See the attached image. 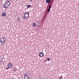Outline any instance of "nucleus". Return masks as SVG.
Returning <instances> with one entry per match:
<instances>
[{
	"label": "nucleus",
	"instance_id": "obj_1",
	"mask_svg": "<svg viewBox=\"0 0 79 79\" xmlns=\"http://www.w3.org/2000/svg\"><path fill=\"white\" fill-rule=\"evenodd\" d=\"M30 76H31L30 72H27L24 74V79H30L31 78Z\"/></svg>",
	"mask_w": 79,
	"mask_h": 79
},
{
	"label": "nucleus",
	"instance_id": "obj_2",
	"mask_svg": "<svg viewBox=\"0 0 79 79\" xmlns=\"http://www.w3.org/2000/svg\"><path fill=\"white\" fill-rule=\"evenodd\" d=\"M5 40H6V39L4 37H2L1 39L0 42L1 43V44L2 45H3L5 44Z\"/></svg>",
	"mask_w": 79,
	"mask_h": 79
},
{
	"label": "nucleus",
	"instance_id": "obj_3",
	"mask_svg": "<svg viewBox=\"0 0 79 79\" xmlns=\"http://www.w3.org/2000/svg\"><path fill=\"white\" fill-rule=\"evenodd\" d=\"M10 2L9 1H7L6 2V3L4 4V8H7V7H8L9 6H10Z\"/></svg>",
	"mask_w": 79,
	"mask_h": 79
},
{
	"label": "nucleus",
	"instance_id": "obj_4",
	"mask_svg": "<svg viewBox=\"0 0 79 79\" xmlns=\"http://www.w3.org/2000/svg\"><path fill=\"white\" fill-rule=\"evenodd\" d=\"M29 12H26V13H25L23 15L24 16L27 17V18H28L29 17Z\"/></svg>",
	"mask_w": 79,
	"mask_h": 79
},
{
	"label": "nucleus",
	"instance_id": "obj_5",
	"mask_svg": "<svg viewBox=\"0 0 79 79\" xmlns=\"http://www.w3.org/2000/svg\"><path fill=\"white\" fill-rule=\"evenodd\" d=\"M43 51L41 52H40L39 54V56H41V57H42L44 56V53H43Z\"/></svg>",
	"mask_w": 79,
	"mask_h": 79
},
{
	"label": "nucleus",
	"instance_id": "obj_6",
	"mask_svg": "<svg viewBox=\"0 0 79 79\" xmlns=\"http://www.w3.org/2000/svg\"><path fill=\"white\" fill-rule=\"evenodd\" d=\"M37 24L36 23H33L32 24V26H33V27H36V26H37Z\"/></svg>",
	"mask_w": 79,
	"mask_h": 79
},
{
	"label": "nucleus",
	"instance_id": "obj_7",
	"mask_svg": "<svg viewBox=\"0 0 79 79\" xmlns=\"http://www.w3.org/2000/svg\"><path fill=\"white\" fill-rule=\"evenodd\" d=\"M7 65L9 68H11V67L12 66V64L10 63H9L7 64Z\"/></svg>",
	"mask_w": 79,
	"mask_h": 79
},
{
	"label": "nucleus",
	"instance_id": "obj_8",
	"mask_svg": "<svg viewBox=\"0 0 79 79\" xmlns=\"http://www.w3.org/2000/svg\"><path fill=\"white\" fill-rule=\"evenodd\" d=\"M6 12H3V13L2 14V16L3 17L5 16H6Z\"/></svg>",
	"mask_w": 79,
	"mask_h": 79
},
{
	"label": "nucleus",
	"instance_id": "obj_9",
	"mask_svg": "<svg viewBox=\"0 0 79 79\" xmlns=\"http://www.w3.org/2000/svg\"><path fill=\"white\" fill-rule=\"evenodd\" d=\"M23 19H27V18H28L26 16H25V15H24V16H23Z\"/></svg>",
	"mask_w": 79,
	"mask_h": 79
},
{
	"label": "nucleus",
	"instance_id": "obj_10",
	"mask_svg": "<svg viewBox=\"0 0 79 79\" xmlns=\"http://www.w3.org/2000/svg\"><path fill=\"white\" fill-rule=\"evenodd\" d=\"M17 21H18V22H19L20 21V18L19 17H18L17 18Z\"/></svg>",
	"mask_w": 79,
	"mask_h": 79
},
{
	"label": "nucleus",
	"instance_id": "obj_11",
	"mask_svg": "<svg viewBox=\"0 0 79 79\" xmlns=\"http://www.w3.org/2000/svg\"><path fill=\"white\" fill-rule=\"evenodd\" d=\"M45 12L47 13V14H48V13L50 12V10H46Z\"/></svg>",
	"mask_w": 79,
	"mask_h": 79
},
{
	"label": "nucleus",
	"instance_id": "obj_12",
	"mask_svg": "<svg viewBox=\"0 0 79 79\" xmlns=\"http://www.w3.org/2000/svg\"><path fill=\"white\" fill-rule=\"evenodd\" d=\"M46 2L47 3H50V1L49 0H46Z\"/></svg>",
	"mask_w": 79,
	"mask_h": 79
},
{
	"label": "nucleus",
	"instance_id": "obj_13",
	"mask_svg": "<svg viewBox=\"0 0 79 79\" xmlns=\"http://www.w3.org/2000/svg\"><path fill=\"white\" fill-rule=\"evenodd\" d=\"M52 7V6H49V8L48 9V10H50V8Z\"/></svg>",
	"mask_w": 79,
	"mask_h": 79
},
{
	"label": "nucleus",
	"instance_id": "obj_14",
	"mask_svg": "<svg viewBox=\"0 0 79 79\" xmlns=\"http://www.w3.org/2000/svg\"><path fill=\"white\" fill-rule=\"evenodd\" d=\"M47 60H48V61H50V59L48 57L47 58Z\"/></svg>",
	"mask_w": 79,
	"mask_h": 79
},
{
	"label": "nucleus",
	"instance_id": "obj_15",
	"mask_svg": "<svg viewBox=\"0 0 79 79\" xmlns=\"http://www.w3.org/2000/svg\"><path fill=\"white\" fill-rule=\"evenodd\" d=\"M31 5H28L27 6L28 8H29V7H30V6H31Z\"/></svg>",
	"mask_w": 79,
	"mask_h": 79
},
{
	"label": "nucleus",
	"instance_id": "obj_16",
	"mask_svg": "<svg viewBox=\"0 0 79 79\" xmlns=\"http://www.w3.org/2000/svg\"><path fill=\"white\" fill-rule=\"evenodd\" d=\"M9 68H10V67H7V68H6V69H9Z\"/></svg>",
	"mask_w": 79,
	"mask_h": 79
},
{
	"label": "nucleus",
	"instance_id": "obj_17",
	"mask_svg": "<svg viewBox=\"0 0 79 79\" xmlns=\"http://www.w3.org/2000/svg\"><path fill=\"white\" fill-rule=\"evenodd\" d=\"M63 79V77H60L59 78V79Z\"/></svg>",
	"mask_w": 79,
	"mask_h": 79
},
{
	"label": "nucleus",
	"instance_id": "obj_18",
	"mask_svg": "<svg viewBox=\"0 0 79 79\" xmlns=\"http://www.w3.org/2000/svg\"><path fill=\"white\" fill-rule=\"evenodd\" d=\"M29 2H32V1L33 0H28Z\"/></svg>",
	"mask_w": 79,
	"mask_h": 79
},
{
	"label": "nucleus",
	"instance_id": "obj_19",
	"mask_svg": "<svg viewBox=\"0 0 79 79\" xmlns=\"http://www.w3.org/2000/svg\"><path fill=\"white\" fill-rule=\"evenodd\" d=\"M46 61H47V60H45L44 61V62H46Z\"/></svg>",
	"mask_w": 79,
	"mask_h": 79
},
{
	"label": "nucleus",
	"instance_id": "obj_20",
	"mask_svg": "<svg viewBox=\"0 0 79 79\" xmlns=\"http://www.w3.org/2000/svg\"><path fill=\"white\" fill-rule=\"evenodd\" d=\"M42 55L40 54V56H42Z\"/></svg>",
	"mask_w": 79,
	"mask_h": 79
},
{
	"label": "nucleus",
	"instance_id": "obj_21",
	"mask_svg": "<svg viewBox=\"0 0 79 79\" xmlns=\"http://www.w3.org/2000/svg\"><path fill=\"white\" fill-rule=\"evenodd\" d=\"M40 79H42V78H40Z\"/></svg>",
	"mask_w": 79,
	"mask_h": 79
},
{
	"label": "nucleus",
	"instance_id": "obj_22",
	"mask_svg": "<svg viewBox=\"0 0 79 79\" xmlns=\"http://www.w3.org/2000/svg\"><path fill=\"white\" fill-rule=\"evenodd\" d=\"M52 0V1H53L54 0Z\"/></svg>",
	"mask_w": 79,
	"mask_h": 79
},
{
	"label": "nucleus",
	"instance_id": "obj_23",
	"mask_svg": "<svg viewBox=\"0 0 79 79\" xmlns=\"http://www.w3.org/2000/svg\"><path fill=\"white\" fill-rule=\"evenodd\" d=\"M3 58V59H4V58Z\"/></svg>",
	"mask_w": 79,
	"mask_h": 79
}]
</instances>
